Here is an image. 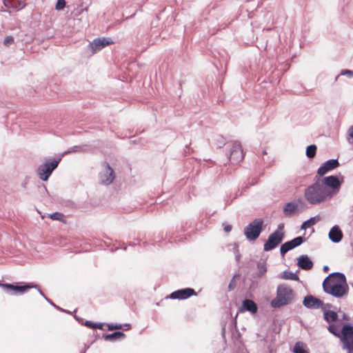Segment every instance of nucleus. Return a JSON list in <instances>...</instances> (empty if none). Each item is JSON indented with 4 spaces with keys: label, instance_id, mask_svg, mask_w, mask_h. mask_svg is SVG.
<instances>
[{
    "label": "nucleus",
    "instance_id": "45",
    "mask_svg": "<svg viewBox=\"0 0 353 353\" xmlns=\"http://www.w3.org/2000/svg\"><path fill=\"white\" fill-rule=\"evenodd\" d=\"M341 74H348L349 76L351 77V76H352L353 72L352 71H350V70H342Z\"/></svg>",
    "mask_w": 353,
    "mask_h": 353
},
{
    "label": "nucleus",
    "instance_id": "7",
    "mask_svg": "<svg viewBox=\"0 0 353 353\" xmlns=\"http://www.w3.org/2000/svg\"><path fill=\"white\" fill-rule=\"evenodd\" d=\"M61 159H50L40 165L37 169V174L42 181H47L53 171L58 167Z\"/></svg>",
    "mask_w": 353,
    "mask_h": 353
},
{
    "label": "nucleus",
    "instance_id": "30",
    "mask_svg": "<svg viewBox=\"0 0 353 353\" xmlns=\"http://www.w3.org/2000/svg\"><path fill=\"white\" fill-rule=\"evenodd\" d=\"M257 269L259 272L256 273L257 277L260 278L263 276L267 272V266L265 261H259L257 263Z\"/></svg>",
    "mask_w": 353,
    "mask_h": 353
},
{
    "label": "nucleus",
    "instance_id": "19",
    "mask_svg": "<svg viewBox=\"0 0 353 353\" xmlns=\"http://www.w3.org/2000/svg\"><path fill=\"white\" fill-rule=\"evenodd\" d=\"M240 312H250L251 314H254L258 312V305L252 300L245 299L242 301Z\"/></svg>",
    "mask_w": 353,
    "mask_h": 353
},
{
    "label": "nucleus",
    "instance_id": "16",
    "mask_svg": "<svg viewBox=\"0 0 353 353\" xmlns=\"http://www.w3.org/2000/svg\"><path fill=\"white\" fill-rule=\"evenodd\" d=\"M115 178L114 170L109 163H106V170L104 173L100 174L101 182L103 185H110Z\"/></svg>",
    "mask_w": 353,
    "mask_h": 353
},
{
    "label": "nucleus",
    "instance_id": "56",
    "mask_svg": "<svg viewBox=\"0 0 353 353\" xmlns=\"http://www.w3.org/2000/svg\"><path fill=\"white\" fill-rule=\"evenodd\" d=\"M130 246H134L136 244L134 243H129Z\"/></svg>",
    "mask_w": 353,
    "mask_h": 353
},
{
    "label": "nucleus",
    "instance_id": "43",
    "mask_svg": "<svg viewBox=\"0 0 353 353\" xmlns=\"http://www.w3.org/2000/svg\"><path fill=\"white\" fill-rule=\"evenodd\" d=\"M74 319H76V320H77V321L80 324H81V325H84V322H85V321H84V320H83V318L79 317V316H77V315H74Z\"/></svg>",
    "mask_w": 353,
    "mask_h": 353
},
{
    "label": "nucleus",
    "instance_id": "13",
    "mask_svg": "<svg viewBox=\"0 0 353 353\" xmlns=\"http://www.w3.org/2000/svg\"><path fill=\"white\" fill-rule=\"evenodd\" d=\"M340 166V163L339 162L338 159H331L325 161L322 163L320 167L317 170V176L322 177L327 172L334 170V169L339 168Z\"/></svg>",
    "mask_w": 353,
    "mask_h": 353
},
{
    "label": "nucleus",
    "instance_id": "55",
    "mask_svg": "<svg viewBox=\"0 0 353 353\" xmlns=\"http://www.w3.org/2000/svg\"><path fill=\"white\" fill-rule=\"evenodd\" d=\"M262 154H263V156H266L267 155V152H266L265 150H263Z\"/></svg>",
    "mask_w": 353,
    "mask_h": 353
},
{
    "label": "nucleus",
    "instance_id": "40",
    "mask_svg": "<svg viewBox=\"0 0 353 353\" xmlns=\"http://www.w3.org/2000/svg\"><path fill=\"white\" fill-rule=\"evenodd\" d=\"M230 245L232 246V252H233L234 255L238 254V253H240L239 252V245H238V244L236 243H234L232 244H230Z\"/></svg>",
    "mask_w": 353,
    "mask_h": 353
},
{
    "label": "nucleus",
    "instance_id": "35",
    "mask_svg": "<svg viewBox=\"0 0 353 353\" xmlns=\"http://www.w3.org/2000/svg\"><path fill=\"white\" fill-rule=\"evenodd\" d=\"M295 204L298 205V210L302 211L306 208V204L304 199L302 197H299L296 201Z\"/></svg>",
    "mask_w": 353,
    "mask_h": 353
},
{
    "label": "nucleus",
    "instance_id": "46",
    "mask_svg": "<svg viewBox=\"0 0 353 353\" xmlns=\"http://www.w3.org/2000/svg\"><path fill=\"white\" fill-rule=\"evenodd\" d=\"M241 255L240 253L235 254V260L237 263H239L241 261Z\"/></svg>",
    "mask_w": 353,
    "mask_h": 353
},
{
    "label": "nucleus",
    "instance_id": "57",
    "mask_svg": "<svg viewBox=\"0 0 353 353\" xmlns=\"http://www.w3.org/2000/svg\"><path fill=\"white\" fill-rule=\"evenodd\" d=\"M43 188H44V189H45V190H46V191H48V190H47V188H46V187L45 185H43Z\"/></svg>",
    "mask_w": 353,
    "mask_h": 353
},
{
    "label": "nucleus",
    "instance_id": "5",
    "mask_svg": "<svg viewBox=\"0 0 353 353\" xmlns=\"http://www.w3.org/2000/svg\"><path fill=\"white\" fill-rule=\"evenodd\" d=\"M284 224L280 223L278 225L275 231L271 233L267 241L263 245V250L269 252L275 249L283 241L284 238Z\"/></svg>",
    "mask_w": 353,
    "mask_h": 353
},
{
    "label": "nucleus",
    "instance_id": "9",
    "mask_svg": "<svg viewBox=\"0 0 353 353\" xmlns=\"http://www.w3.org/2000/svg\"><path fill=\"white\" fill-rule=\"evenodd\" d=\"M306 241V239L303 236H299L290 241H286L283 243L280 247V254L282 256L289 252L290 250L299 247Z\"/></svg>",
    "mask_w": 353,
    "mask_h": 353
},
{
    "label": "nucleus",
    "instance_id": "21",
    "mask_svg": "<svg viewBox=\"0 0 353 353\" xmlns=\"http://www.w3.org/2000/svg\"><path fill=\"white\" fill-rule=\"evenodd\" d=\"M298 210V205L294 202L287 203L283 208V214L285 216L290 217L293 216Z\"/></svg>",
    "mask_w": 353,
    "mask_h": 353
},
{
    "label": "nucleus",
    "instance_id": "26",
    "mask_svg": "<svg viewBox=\"0 0 353 353\" xmlns=\"http://www.w3.org/2000/svg\"><path fill=\"white\" fill-rule=\"evenodd\" d=\"M90 146L88 145H74L70 148H68L64 154H70L72 152H86L89 150Z\"/></svg>",
    "mask_w": 353,
    "mask_h": 353
},
{
    "label": "nucleus",
    "instance_id": "47",
    "mask_svg": "<svg viewBox=\"0 0 353 353\" xmlns=\"http://www.w3.org/2000/svg\"><path fill=\"white\" fill-rule=\"evenodd\" d=\"M123 327H124V330H125V331L128 330L131 328V325L129 323H125V324L123 325Z\"/></svg>",
    "mask_w": 353,
    "mask_h": 353
},
{
    "label": "nucleus",
    "instance_id": "29",
    "mask_svg": "<svg viewBox=\"0 0 353 353\" xmlns=\"http://www.w3.org/2000/svg\"><path fill=\"white\" fill-rule=\"evenodd\" d=\"M316 150H317V147L316 145L311 144V145H308L306 148V151H305L306 157L310 159H313L316 156Z\"/></svg>",
    "mask_w": 353,
    "mask_h": 353
},
{
    "label": "nucleus",
    "instance_id": "4",
    "mask_svg": "<svg viewBox=\"0 0 353 353\" xmlns=\"http://www.w3.org/2000/svg\"><path fill=\"white\" fill-rule=\"evenodd\" d=\"M318 177L321 185L326 188L327 192L330 194V199L339 192L341 185L344 182V176L341 174L339 175H330L323 178Z\"/></svg>",
    "mask_w": 353,
    "mask_h": 353
},
{
    "label": "nucleus",
    "instance_id": "39",
    "mask_svg": "<svg viewBox=\"0 0 353 353\" xmlns=\"http://www.w3.org/2000/svg\"><path fill=\"white\" fill-rule=\"evenodd\" d=\"M352 139V143H353V125L350 126L347 130V141L351 143L350 139Z\"/></svg>",
    "mask_w": 353,
    "mask_h": 353
},
{
    "label": "nucleus",
    "instance_id": "14",
    "mask_svg": "<svg viewBox=\"0 0 353 353\" xmlns=\"http://www.w3.org/2000/svg\"><path fill=\"white\" fill-rule=\"evenodd\" d=\"M303 305L307 309H323L324 303L316 296L308 294L306 295L303 300Z\"/></svg>",
    "mask_w": 353,
    "mask_h": 353
},
{
    "label": "nucleus",
    "instance_id": "53",
    "mask_svg": "<svg viewBox=\"0 0 353 353\" xmlns=\"http://www.w3.org/2000/svg\"><path fill=\"white\" fill-rule=\"evenodd\" d=\"M87 348H88V347H85L84 350H81V353H85V352H86V350H87Z\"/></svg>",
    "mask_w": 353,
    "mask_h": 353
},
{
    "label": "nucleus",
    "instance_id": "48",
    "mask_svg": "<svg viewBox=\"0 0 353 353\" xmlns=\"http://www.w3.org/2000/svg\"><path fill=\"white\" fill-rule=\"evenodd\" d=\"M323 307H325V310H327V308H331L332 307V305L331 303H324V305L323 306Z\"/></svg>",
    "mask_w": 353,
    "mask_h": 353
},
{
    "label": "nucleus",
    "instance_id": "33",
    "mask_svg": "<svg viewBox=\"0 0 353 353\" xmlns=\"http://www.w3.org/2000/svg\"><path fill=\"white\" fill-rule=\"evenodd\" d=\"M328 331L334 336L340 338V331L338 326L335 324H330L327 327Z\"/></svg>",
    "mask_w": 353,
    "mask_h": 353
},
{
    "label": "nucleus",
    "instance_id": "54",
    "mask_svg": "<svg viewBox=\"0 0 353 353\" xmlns=\"http://www.w3.org/2000/svg\"><path fill=\"white\" fill-rule=\"evenodd\" d=\"M254 185V183H252V184H250V185L247 184V185H245V189H247V188H248L250 185Z\"/></svg>",
    "mask_w": 353,
    "mask_h": 353
},
{
    "label": "nucleus",
    "instance_id": "1",
    "mask_svg": "<svg viewBox=\"0 0 353 353\" xmlns=\"http://www.w3.org/2000/svg\"><path fill=\"white\" fill-rule=\"evenodd\" d=\"M323 290L336 299H341L347 294L349 286L345 275L339 272L330 273L323 280Z\"/></svg>",
    "mask_w": 353,
    "mask_h": 353
},
{
    "label": "nucleus",
    "instance_id": "2",
    "mask_svg": "<svg viewBox=\"0 0 353 353\" xmlns=\"http://www.w3.org/2000/svg\"><path fill=\"white\" fill-rule=\"evenodd\" d=\"M304 199L311 205H317L330 199V194L327 192L319 181V177L316 176L314 183L308 185L303 192Z\"/></svg>",
    "mask_w": 353,
    "mask_h": 353
},
{
    "label": "nucleus",
    "instance_id": "52",
    "mask_svg": "<svg viewBox=\"0 0 353 353\" xmlns=\"http://www.w3.org/2000/svg\"><path fill=\"white\" fill-rule=\"evenodd\" d=\"M185 152H189V146L188 145H185Z\"/></svg>",
    "mask_w": 353,
    "mask_h": 353
},
{
    "label": "nucleus",
    "instance_id": "15",
    "mask_svg": "<svg viewBox=\"0 0 353 353\" xmlns=\"http://www.w3.org/2000/svg\"><path fill=\"white\" fill-rule=\"evenodd\" d=\"M114 42L110 38H99L94 39L92 43H90V47L92 51V53L101 50L105 46L113 44Z\"/></svg>",
    "mask_w": 353,
    "mask_h": 353
},
{
    "label": "nucleus",
    "instance_id": "31",
    "mask_svg": "<svg viewBox=\"0 0 353 353\" xmlns=\"http://www.w3.org/2000/svg\"><path fill=\"white\" fill-rule=\"evenodd\" d=\"M292 352L294 353H309V352L305 348V344L300 341L295 343Z\"/></svg>",
    "mask_w": 353,
    "mask_h": 353
},
{
    "label": "nucleus",
    "instance_id": "51",
    "mask_svg": "<svg viewBox=\"0 0 353 353\" xmlns=\"http://www.w3.org/2000/svg\"><path fill=\"white\" fill-rule=\"evenodd\" d=\"M342 319L348 320L349 317L345 314H343V316H342Z\"/></svg>",
    "mask_w": 353,
    "mask_h": 353
},
{
    "label": "nucleus",
    "instance_id": "6",
    "mask_svg": "<svg viewBox=\"0 0 353 353\" xmlns=\"http://www.w3.org/2000/svg\"><path fill=\"white\" fill-rule=\"evenodd\" d=\"M263 230V220L256 219L244 228V235L249 241H256Z\"/></svg>",
    "mask_w": 353,
    "mask_h": 353
},
{
    "label": "nucleus",
    "instance_id": "17",
    "mask_svg": "<svg viewBox=\"0 0 353 353\" xmlns=\"http://www.w3.org/2000/svg\"><path fill=\"white\" fill-rule=\"evenodd\" d=\"M329 239L334 243H338L341 241L343 237V233L338 225H334L328 233Z\"/></svg>",
    "mask_w": 353,
    "mask_h": 353
},
{
    "label": "nucleus",
    "instance_id": "38",
    "mask_svg": "<svg viewBox=\"0 0 353 353\" xmlns=\"http://www.w3.org/2000/svg\"><path fill=\"white\" fill-rule=\"evenodd\" d=\"M14 43V38L12 36H8L5 38L3 43L5 46H9Z\"/></svg>",
    "mask_w": 353,
    "mask_h": 353
},
{
    "label": "nucleus",
    "instance_id": "58",
    "mask_svg": "<svg viewBox=\"0 0 353 353\" xmlns=\"http://www.w3.org/2000/svg\"><path fill=\"white\" fill-rule=\"evenodd\" d=\"M126 249H127L126 247L123 248V250H126Z\"/></svg>",
    "mask_w": 353,
    "mask_h": 353
},
{
    "label": "nucleus",
    "instance_id": "12",
    "mask_svg": "<svg viewBox=\"0 0 353 353\" xmlns=\"http://www.w3.org/2000/svg\"><path fill=\"white\" fill-rule=\"evenodd\" d=\"M30 284H26V283H23L21 285H19L18 283L14 285L12 283H0V287L3 288L8 294H17L18 293L22 294L26 292L28 290L30 289Z\"/></svg>",
    "mask_w": 353,
    "mask_h": 353
},
{
    "label": "nucleus",
    "instance_id": "49",
    "mask_svg": "<svg viewBox=\"0 0 353 353\" xmlns=\"http://www.w3.org/2000/svg\"><path fill=\"white\" fill-rule=\"evenodd\" d=\"M329 267L327 265H324L323 268V271L324 272H327L328 270H329Z\"/></svg>",
    "mask_w": 353,
    "mask_h": 353
},
{
    "label": "nucleus",
    "instance_id": "44",
    "mask_svg": "<svg viewBox=\"0 0 353 353\" xmlns=\"http://www.w3.org/2000/svg\"><path fill=\"white\" fill-rule=\"evenodd\" d=\"M234 278H233L232 279V281L230 282V283L228 285V288H229L230 290H233L234 288V287H235V283L234 282Z\"/></svg>",
    "mask_w": 353,
    "mask_h": 353
},
{
    "label": "nucleus",
    "instance_id": "37",
    "mask_svg": "<svg viewBox=\"0 0 353 353\" xmlns=\"http://www.w3.org/2000/svg\"><path fill=\"white\" fill-rule=\"evenodd\" d=\"M65 6V0H58L55 9L57 10H63Z\"/></svg>",
    "mask_w": 353,
    "mask_h": 353
},
{
    "label": "nucleus",
    "instance_id": "23",
    "mask_svg": "<svg viewBox=\"0 0 353 353\" xmlns=\"http://www.w3.org/2000/svg\"><path fill=\"white\" fill-rule=\"evenodd\" d=\"M322 311L323 312V319L326 322H335L338 320V314L336 312L325 310V307H323Z\"/></svg>",
    "mask_w": 353,
    "mask_h": 353
},
{
    "label": "nucleus",
    "instance_id": "28",
    "mask_svg": "<svg viewBox=\"0 0 353 353\" xmlns=\"http://www.w3.org/2000/svg\"><path fill=\"white\" fill-rule=\"evenodd\" d=\"M26 284H30L29 286H30V289L34 288L37 290L40 295L42 296L48 303H50L51 305H54V303L44 294V293L37 284H35L34 283H26Z\"/></svg>",
    "mask_w": 353,
    "mask_h": 353
},
{
    "label": "nucleus",
    "instance_id": "22",
    "mask_svg": "<svg viewBox=\"0 0 353 353\" xmlns=\"http://www.w3.org/2000/svg\"><path fill=\"white\" fill-rule=\"evenodd\" d=\"M4 4L8 8H12L17 10L24 8L26 6L24 0H5Z\"/></svg>",
    "mask_w": 353,
    "mask_h": 353
},
{
    "label": "nucleus",
    "instance_id": "10",
    "mask_svg": "<svg viewBox=\"0 0 353 353\" xmlns=\"http://www.w3.org/2000/svg\"><path fill=\"white\" fill-rule=\"evenodd\" d=\"M244 159V154L239 141H234L230 152L229 159L232 163H239Z\"/></svg>",
    "mask_w": 353,
    "mask_h": 353
},
{
    "label": "nucleus",
    "instance_id": "50",
    "mask_svg": "<svg viewBox=\"0 0 353 353\" xmlns=\"http://www.w3.org/2000/svg\"><path fill=\"white\" fill-rule=\"evenodd\" d=\"M268 159H269V157H268V159H267V157H265V156H263V161L264 162L270 163V161Z\"/></svg>",
    "mask_w": 353,
    "mask_h": 353
},
{
    "label": "nucleus",
    "instance_id": "25",
    "mask_svg": "<svg viewBox=\"0 0 353 353\" xmlns=\"http://www.w3.org/2000/svg\"><path fill=\"white\" fill-rule=\"evenodd\" d=\"M212 144L217 148H221L225 145V139L221 134H214L212 139Z\"/></svg>",
    "mask_w": 353,
    "mask_h": 353
},
{
    "label": "nucleus",
    "instance_id": "20",
    "mask_svg": "<svg viewBox=\"0 0 353 353\" xmlns=\"http://www.w3.org/2000/svg\"><path fill=\"white\" fill-rule=\"evenodd\" d=\"M125 334L121 331H115L110 334H103L102 339L106 341L114 342L124 339Z\"/></svg>",
    "mask_w": 353,
    "mask_h": 353
},
{
    "label": "nucleus",
    "instance_id": "18",
    "mask_svg": "<svg viewBox=\"0 0 353 353\" xmlns=\"http://www.w3.org/2000/svg\"><path fill=\"white\" fill-rule=\"evenodd\" d=\"M296 265L303 270H310L314 266V263L311 259L306 254H302L297 259Z\"/></svg>",
    "mask_w": 353,
    "mask_h": 353
},
{
    "label": "nucleus",
    "instance_id": "36",
    "mask_svg": "<svg viewBox=\"0 0 353 353\" xmlns=\"http://www.w3.org/2000/svg\"><path fill=\"white\" fill-rule=\"evenodd\" d=\"M108 330H120L123 328V325L120 323H108Z\"/></svg>",
    "mask_w": 353,
    "mask_h": 353
},
{
    "label": "nucleus",
    "instance_id": "41",
    "mask_svg": "<svg viewBox=\"0 0 353 353\" xmlns=\"http://www.w3.org/2000/svg\"><path fill=\"white\" fill-rule=\"evenodd\" d=\"M223 230L225 232L228 233L232 230V225L229 224L223 223Z\"/></svg>",
    "mask_w": 353,
    "mask_h": 353
},
{
    "label": "nucleus",
    "instance_id": "11",
    "mask_svg": "<svg viewBox=\"0 0 353 353\" xmlns=\"http://www.w3.org/2000/svg\"><path fill=\"white\" fill-rule=\"evenodd\" d=\"M197 293L192 288H185L172 292L168 298L174 300H185L192 296H196Z\"/></svg>",
    "mask_w": 353,
    "mask_h": 353
},
{
    "label": "nucleus",
    "instance_id": "24",
    "mask_svg": "<svg viewBox=\"0 0 353 353\" xmlns=\"http://www.w3.org/2000/svg\"><path fill=\"white\" fill-rule=\"evenodd\" d=\"M277 277L285 280H292L296 281H300V279L299 276L296 274V272L294 273L288 270H285L283 272H281L279 274H278Z\"/></svg>",
    "mask_w": 353,
    "mask_h": 353
},
{
    "label": "nucleus",
    "instance_id": "42",
    "mask_svg": "<svg viewBox=\"0 0 353 353\" xmlns=\"http://www.w3.org/2000/svg\"><path fill=\"white\" fill-rule=\"evenodd\" d=\"M54 308H56L57 310H59V311H61V312H65V313H68V314H70V312L68 311V310H66L65 309H63L61 307H60L59 306H58V304H55L54 303V305H52Z\"/></svg>",
    "mask_w": 353,
    "mask_h": 353
},
{
    "label": "nucleus",
    "instance_id": "27",
    "mask_svg": "<svg viewBox=\"0 0 353 353\" xmlns=\"http://www.w3.org/2000/svg\"><path fill=\"white\" fill-rule=\"evenodd\" d=\"M319 219H320L318 215L310 218L309 219L303 222V223L301 224V229L305 230L306 229L315 225L316 221H319Z\"/></svg>",
    "mask_w": 353,
    "mask_h": 353
},
{
    "label": "nucleus",
    "instance_id": "32",
    "mask_svg": "<svg viewBox=\"0 0 353 353\" xmlns=\"http://www.w3.org/2000/svg\"><path fill=\"white\" fill-rule=\"evenodd\" d=\"M84 325L92 329L103 330V323H94L91 321H85Z\"/></svg>",
    "mask_w": 353,
    "mask_h": 353
},
{
    "label": "nucleus",
    "instance_id": "34",
    "mask_svg": "<svg viewBox=\"0 0 353 353\" xmlns=\"http://www.w3.org/2000/svg\"><path fill=\"white\" fill-rule=\"evenodd\" d=\"M49 217L52 220L62 221L64 216L61 212H53V213H51L50 214H49Z\"/></svg>",
    "mask_w": 353,
    "mask_h": 353
},
{
    "label": "nucleus",
    "instance_id": "8",
    "mask_svg": "<svg viewBox=\"0 0 353 353\" xmlns=\"http://www.w3.org/2000/svg\"><path fill=\"white\" fill-rule=\"evenodd\" d=\"M340 340L343 343V348L347 353H353V325L345 323L340 331Z\"/></svg>",
    "mask_w": 353,
    "mask_h": 353
},
{
    "label": "nucleus",
    "instance_id": "3",
    "mask_svg": "<svg viewBox=\"0 0 353 353\" xmlns=\"http://www.w3.org/2000/svg\"><path fill=\"white\" fill-rule=\"evenodd\" d=\"M294 299L293 290L286 283H281L277 286L276 297L270 302L273 308H279L290 304Z\"/></svg>",
    "mask_w": 353,
    "mask_h": 353
}]
</instances>
